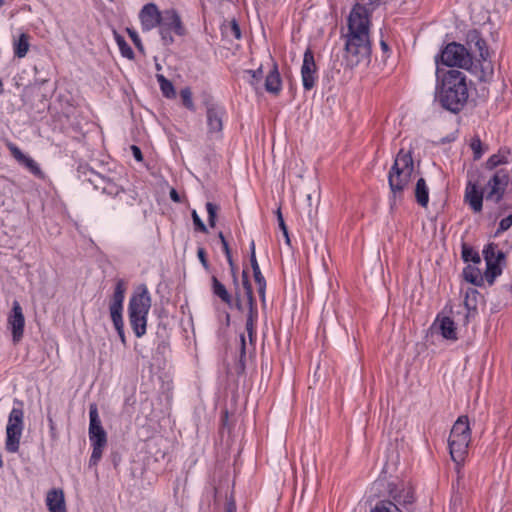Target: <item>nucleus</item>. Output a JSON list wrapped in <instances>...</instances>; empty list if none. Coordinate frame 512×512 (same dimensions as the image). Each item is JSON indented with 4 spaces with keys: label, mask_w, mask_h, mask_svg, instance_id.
<instances>
[{
    "label": "nucleus",
    "mask_w": 512,
    "mask_h": 512,
    "mask_svg": "<svg viewBox=\"0 0 512 512\" xmlns=\"http://www.w3.org/2000/svg\"><path fill=\"white\" fill-rule=\"evenodd\" d=\"M509 183V173L506 169L497 170L487 183L489 189L486 199L499 203L504 196Z\"/></svg>",
    "instance_id": "f8f14e48"
},
{
    "label": "nucleus",
    "mask_w": 512,
    "mask_h": 512,
    "mask_svg": "<svg viewBox=\"0 0 512 512\" xmlns=\"http://www.w3.org/2000/svg\"><path fill=\"white\" fill-rule=\"evenodd\" d=\"M49 422H50L51 429H53L54 428V422H53L52 418H49Z\"/></svg>",
    "instance_id": "774afa93"
},
{
    "label": "nucleus",
    "mask_w": 512,
    "mask_h": 512,
    "mask_svg": "<svg viewBox=\"0 0 512 512\" xmlns=\"http://www.w3.org/2000/svg\"><path fill=\"white\" fill-rule=\"evenodd\" d=\"M249 76H250V84L251 85H256L258 84L262 77H263V70H262V67H259L258 69L256 70H246L245 71Z\"/></svg>",
    "instance_id": "c03bdc74"
},
{
    "label": "nucleus",
    "mask_w": 512,
    "mask_h": 512,
    "mask_svg": "<svg viewBox=\"0 0 512 512\" xmlns=\"http://www.w3.org/2000/svg\"><path fill=\"white\" fill-rule=\"evenodd\" d=\"M8 326L12 332L13 341H20L24 333L25 317L20 303L16 300L13 302L12 310L8 316Z\"/></svg>",
    "instance_id": "dca6fc26"
},
{
    "label": "nucleus",
    "mask_w": 512,
    "mask_h": 512,
    "mask_svg": "<svg viewBox=\"0 0 512 512\" xmlns=\"http://www.w3.org/2000/svg\"><path fill=\"white\" fill-rule=\"evenodd\" d=\"M227 261H228V264L230 266L231 275H237V267L234 264V261H233L232 257L228 258Z\"/></svg>",
    "instance_id": "13d9d810"
},
{
    "label": "nucleus",
    "mask_w": 512,
    "mask_h": 512,
    "mask_svg": "<svg viewBox=\"0 0 512 512\" xmlns=\"http://www.w3.org/2000/svg\"><path fill=\"white\" fill-rule=\"evenodd\" d=\"M158 28L161 40L165 46H169L174 42L173 33L178 36L185 34L181 17L175 9H166L163 11Z\"/></svg>",
    "instance_id": "1a4fd4ad"
},
{
    "label": "nucleus",
    "mask_w": 512,
    "mask_h": 512,
    "mask_svg": "<svg viewBox=\"0 0 512 512\" xmlns=\"http://www.w3.org/2000/svg\"><path fill=\"white\" fill-rule=\"evenodd\" d=\"M468 51L472 57L478 55L481 60H486L489 56L485 40L477 30H472L467 34Z\"/></svg>",
    "instance_id": "a211bd4d"
},
{
    "label": "nucleus",
    "mask_w": 512,
    "mask_h": 512,
    "mask_svg": "<svg viewBox=\"0 0 512 512\" xmlns=\"http://www.w3.org/2000/svg\"><path fill=\"white\" fill-rule=\"evenodd\" d=\"M243 280H249L248 272L246 270H243V272H242V281Z\"/></svg>",
    "instance_id": "0e129e2a"
},
{
    "label": "nucleus",
    "mask_w": 512,
    "mask_h": 512,
    "mask_svg": "<svg viewBox=\"0 0 512 512\" xmlns=\"http://www.w3.org/2000/svg\"><path fill=\"white\" fill-rule=\"evenodd\" d=\"M250 263H251L253 273L260 271V267H259L258 261L256 259V253L250 254Z\"/></svg>",
    "instance_id": "864d4df0"
},
{
    "label": "nucleus",
    "mask_w": 512,
    "mask_h": 512,
    "mask_svg": "<svg viewBox=\"0 0 512 512\" xmlns=\"http://www.w3.org/2000/svg\"><path fill=\"white\" fill-rule=\"evenodd\" d=\"M380 45L384 52H387L389 50V46L384 40H381Z\"/></svg>",
    "instance_id": "e2e57ef3"
},
{
    "label": "nucleus",
    "mask_w": 512,
    "mask_h": 512,
    "mask_svg": "<svg viewBox=\"0 0 512 512\" xmlns=\"http://www.w3.org/2000/svg\"><path fill=\"white\" fill-rule=\"evenodd\" d=\"M276 215H277L278 225H279L280 229L283 232V236L285 237V241H286V243L288 245H290V238H289V234H288V229H287V226L285 224V221H284V218H283V215H282V212H281L280 208L277 209Z\"/></svg>",
    "instance_id": "37998d69"
},
{
    "label": "nucleus",
    "mask_w": 512,
    "mask_h": 512,
    "mask_svg": "<svg viewBox=\"0 0 512 512\" xmlns=\"http://www.w3.org/2000/svg\"><path fill=\"white\" fill-rule=\"evenodd\" d=\"M170 198L174 202H180V196H179V194L177 193V191L175 189H171V191H170Z\"/></svg>",
    "instance_id": "052dcab7"
},
{
    "label": "nucleus",
    "mask_w": 512,
    "mask_h": 512,
    "mask_svg": "<svg viewBox=\"0 0 512 512\" xmlns=\"http://www.w3.org/2000/svg\"><path fill=\"white\" fill-rule=\"evenodd\" d=\"M414 162L410 151L401 149L388 173V182L393 197L400 198L410 183Z\"/></svg>",
    "instance_id": "39448f33"
},
{
    "label": "nucleus",
    "mask_w": 512,
    "mask_h": 512,
    "mask_svg": "<svg viewBox=\"0 0 512 512\" xmlns=\"http://www.w3.org/2000/svg\"><path fill=\"white\" fill-rule=\"evenodd\" d=\"M115 40L121 52V55L127 59L132 60L134 58V52L132 48L125 41L124 37L115 32Z\"/></svg>",
    "instance_id": "c756f323"
},
{
    "label": "nucleus",
    "mask_w": 512,
    "mask_h": 512,
    "mask_svg": "<svg viewBox=\"0 0 512 512\" xmlns=\"http://www.w3.org/2000/svg\"><path fill=\"white\" fill-rule=\"evenodd\" d=\"M30 36L27 33H22L18 39L13 41L14 55L18 58H24L30 47Z\"/></svg>",
    "instance_id": "a878e982"
},
{
    "label": "nucleus",
    "mask_w": 512,
    "mask_h": 512,
    "mask_svg": "<svg viewBox=\"0 0 512 512\" xmlns=\"http://www.w3.org/2000/svg\"><path fill=\"white\" fill-rule=\"evenodd\" d=\"M483 257L486 262L484 277L492 285L497 276L502 273V265L505 262V253L497 250L495 243H489L483 249Z\"/></svg>",
    "instance_id": "9d476101"
},
{
    "label": "nucleus",
    "mask_w": 512,
    "mask_h": 512,
    "mask_svg": "<svg viewBox=\"0 0 512 512\" xmlns=\"http://www.w3.org/2000/svg\"><path fill=\"white\" fill-rule=\"evenodd\" d=\"M219 240H221V243L227 242L222 232H219Z\"/></svg>",
    "instance_id": "69168bd1"
},
{
    "label": "nucleus",
    "mask_w": 512,
    "mask_h": 512,
    "mask_svg": "<svg viewBox=\"0 0 512 512\" xmlns=\"http://www.w3.org/2000/svg\"><path fill=\"white\" fill-rule=\"evenodd\" d=\"M469 98V89L466 75L455 69L447 71L441 84L437 86L436 99L440 105L452 112L459 113Z\"/></svg>",
    "instance_id": "f03ea898"
},
{
    "label": "nucleus",
    "mask_w": 512,
    "mask_h": 512,
    "mask_svg": "<svg viewBox=\"0 0 512 512\" xmlns=\"http://www.w3.org/2000/svg\"><path fill=\"white\" fill-rule=\"evenodd\" d=\"M462 258L465 262H473L475 264H478L481 262V258L479 253L474 250L472 247L463 244L462 246Z\"/></svg>",
    "instance_id": "7c9ffc66"
},
{
    "label": "nucleus",
    "mask_w": 512,
    "mask_h": 512,
    "mask_svg": "<svg viewBox=\"0 0 512 512\" xmlns=\"http://www.w3.org/2000/svg\"><path fill=\"white\" fill-rule=\"evenodd\" d=\"M344 40L342 64L353 69L371 62L372 44L368 9L356 3L347 18V31L341 33Z\"/></svg>",
    "instance_id": "f257e3e1"
},
{
    "label": "nucleus",
    "mask_w": 512,
    "mask_h": 512,
    "mask_svg": "<svg viewBox=\"0 0 512 512\" xmlns=\"http://www.w3.org/2000/svg\"><path fill=\"white\" fill-rule=\"evenodd\" d=\"M470 147L473 151L474 160H479L483 155L482 142L479 137H474L471 140Z\"/></svg>",
    "instance_id": "79ce46f5"
},
{
    "label": "nucleus",
    "mask_w": 512,
    "mask_h": 512,
    "mask_svg": "<svg viewBox=\"0 0 512 512\" xmlns=\"http://www.w3.org/2000/svg\"><path fill=\"white\" fill-rule=\"evenodd\" d=\"M208 134L219 136L223 129L224 109L212 102H206Z\"/></svg>",
    "instance_id": "2eb2a0df"
},
{
    "label": "nucleus",
    "mask_w": 512,
    "mask_h": 512,
    "mask_svg": "<svg viewBox=\"0 0 512 512\" xmlns=\"http://www.w3.org/2000/svg\"><path fill=\"white\" fill-rule=\"evenodd\" d=\"M251 253H255V243H254V241H252L251 244H250V254Z\"/></svg>",
    "instance_id": "338daca9"
},
{
    "label": "nucleus",
    "mask_w": 512,
    "mask_h": 512,
    "mask_svg": "<svg viewBox=\"0 0 512 512\" xmlns=\"http://www.w3.org/2000/svg\"><path fill=\"white\" fill-rule=\"evenodd\" d=\"M476 295H478V291L476 289H469L466 292L465 306L468 310V313H470V311L476 312V303H475ZM468 315L469 314H467V316Z\"/></svg>",
    "instance_id": "4c0bfd02"
},
{
    "label": "nucleus",
    "mask_w": 512,
    "mask_h": 512,
    "mask_svg": "<svg viewBox=\"0 0 512 512\" xmlns=\"http://www.w3.org/2000/svg\"><path fill=\"white\" fill-rule=\"evenodd\" d=\"M157 82L160 86V90L164 97L168 99H173L176 97V91L174 85L171 81H169L164 75L157 74L156 75Z\"/></svg>",
    "instance_id": "c85d7f7f"
},
{
    "label": "nucleus",
    "mask_w": 512,
    "mask_h": 512,
    "mask_svg": "<svg viewBox=\"0 0 512 512\" xmlns=\"http://www.w3.org/2000/svg\"><path fill=\"white\" fill-rule=\"evenodd\" d=\"M282 81L277 68L273 65V69L268 73L265 79V89L269 93L278 94L281 91Z\"/></svg>",
    "instance_id": "4be33fe9"
},
{
    "label": "nucleus",
    "mask_w": 512,
    "mask_h": 512,
    "mask_svg": "<svg viewBox=\"0 0 512 512\" xmlns=\"http://www.w3.org/2000/svg\"><path fill=\"white\" fill-rule=\"evenodd\" d=\"M225 512H236V503L233 499H230L226 503Z\"/></svg>",
    "instance_id": "4d7b16f0"
},
{
    "label": "nucleus",
    "mask_w": 512,
    "mask_h": 512,
    "mask_svg": "<svg viewBox=\"0 0 512 512\" xmlns=\"http://www.w3.org/2000/svg\"><path fill=\"white\" fill-rule=\"evenodd\" d=\"M131 151H132V154H133L134 158L137 161L140 162V161L143 160V155H142L141 149L138 146L132 145L131 146Z\"/></svg>",
    "instance_id": "3c124183"
},
{
    "label": "nucleus",
    "mask_w": 512,
    "mask_h": 512,
    "mask_svg": "<svg viewBox=\"0 0 512 512\" xmlns=\"http://www.w3.org/2000/svg\"><path fill=\"white\" fill-rule=\"evenodd\" d=\"M117 333H118V336L122 342V344L124 346H126V337H125V332H124V326H120L119 328H115Z\"/></svg>",
    "instance_id": "6e6d98bb"
},
{
    "label": "nucleus",
    "mask_w": 512,
    "mask_h": 512,
    "mask_svg": "<svg viewBox=\"0 0 512 512\" xmlns=\"http://www.w3.org/2000/svg\"><path fill=\"white\" fill-rule=\"evenodd\" d=\"M192 219H193V223H194L196 230H199L203 233L208 232L206 225L201 220V218L199 217V215L197 214V212L195 210L192 211Z\"/></svg>",
    "instance_id": "49530a36"
},
{
    "label": "nucleus",
    "mask_w": 512,
    "mask_h": 512,
    "mask_svg": "<svg viewBox=\"0 0 512 512\" xmlns=\"http://www.w3.org/2000/svg\"><path fill=\"white\" fill-rule=\"evenodd\" d=\"M301 77L303 88L306 91L312 90L318 80L317 65L315 63L314 54L310 48H307L304 52Z\"/></svg>",
    "instance_id": "ddd939ff"
},
{
    "label": "nucleus",
    "mask_w": 512,
    "mask_h": 512,
    "mask_svg": "<svg viewBox=\"0 0 512 512\" xmlns=\"http://www.w3.org/2000/svg\"><path fill=\"white\" fill-rule=\"evenodd\" d=\"M387 499L379 500L370 512H411L415 502L412 487L403 482L387 483Z\"/></svg>",
    "instance_id": "7ed1b4c3"
},
{
    "label": "nucleus",
    "mask_w": 512,
    "mask_h": 512,
    "mask_svg": "<svg viewBox=\"0 0 512 512\" xmlns=\"http://www.w3.org/2000/svg\"><path fill=\"white\" fill-rule=\"evenodd\" d=\"M197 256L201 262V264L203 265L204 268L208 269L209 267V264H208V260H207V257H206V251L204 248L200 247L198 248L197 250Z\"/></svg>",
    "instance_id": "8fccbe9b"
},
{
    "label": "nucleus",
    "mask_w": 512,
    "mask_h": 512,
    "mask_svg": "<svg viewBox=\"0 0 512 512\" xmlns=\"http://www.w3.org/2000/svg\"><path fill=\"white\" fill-rule=\"evenodd\" d=\"M151 308V296L145 284L139 285L133 292L129 304L128 314L148 316Z\"/></svg>",
    "instance_id": "9b49d317"
},
{
    "label": "nucleus",
    "mask_w": 512,
    "mask_h": 512,
    "mask_svg": "<svg viewBox=\"0 0 512 512\" xmlns=\"http://www.w3.org/2000/svg\"><path fill=\"white\" fill-rule=\"evenodd\" d=\"M110 312H122L123 303L111 302L109 307Z\"/></svg>",
    "instance_id": "5fc2aeb1"
},
{
    "label": "nucleus",
    "mask_w": 512,
    "mask_h": 512,
    "mask_svg": "<svg viewBox=\"0 0 512 512\" xmlns=\"http://www.w3.org/2000/svg\"><path fill=\"white\" fill-rule=\"evenodd\" d=\"M507 162V156H505L504 154H493L487 159L486 168L492 170L501 164H506Z\"/></svg>",
    "instance_id": "f704fd0d"
},
{
    "label": "nucleus",
    "mask_w": 512,
    "mask_h": 512,
    "mask_svg": "<svg viewBox=\"0 0 512 512\" xmlns=\"http://www.w3.org/2000/svg\"><path fill=\"white\" fill-rule=\"evenodd\" d=\"M435 63L436 66L442 64L468 70L473 64V57L464 45L451 42L442 49L441 53L435 56ZM436 76L439 78V67L436 68Z\"/></svg>",
    "instance_id": "0eeeda50"
},
{
    "label": "nucleus",
    "mask_w": 512,
    "mask_h": 512,
    "mask_svg": "<svg viewBox=\"0 0 512 512\" xmlns=\"http://www.w3.org/2000/svg\"><path fill=\"white\" fill-rule=\"evenodd\" d=\"M470 441L471 430L468 417L460 416L454 423L448 438L450 455L457 466L464 462Z\"/></svg>",
    "instance_id": "423d86ee"
},
{
    "label": "nucleus",
    "mask_w": 512,
    "mask_h": 512,
    "mask_svg": "<svg viewBox=\"0 0 512 512\" xmlns=\"http://www.w3.org/2000/svg\"><path fill=\"white\" fill-rule=\"evenodd\" d=\"M233 284L235 286V306L239 311H244L245 309V303L244 299L241 298L240 290H239V282H238V276L232 275Z\"/></svg>",
    "instance_id": "ea45409f"
},
{
    "label": "nucleus",
    "mask_w": 512,
    "mask_h": 512,
    "mask_svg": "<svg viewBox=\"0 0 512 512\" xmlns=\"http://www.w3.org/2000/svg\"><path fill=\"white\" fill-rule=\"evenodd\" d=\"M439 330L445 339L452 341L457 340L456 326L450 317H443L439 320Z\"/></svg>",
    "instance_id": "393cba45"
},
{
    "label": "nucleus",
    "mask_w": 512,
    "mask_h": 512,
    "mask_svg": "<svg viewBox=\"0 0 512 512\" xmlns=\"http://www.w3.org/2000/svg\"><path fill=\"white\" fill-rule=\"evenodd\" d=\"M77 172L79 178L91 183L96 190H101L103 194L119 198V200L126 205L134 204L136 200V193L132 190L126 191L115 180L97 173L87 165H79Z\"/></svg>",
    "instance_id": "20e7f679"
},
{
    "label": "nucleus",
    "mask_w": 512,
    "mask_h": 512,
    "mask_svg": "<svg viewBox=\"0 0 512 512\" xmlns=\"http://www.w3.org/2000/svg\"><path fill=\"white\" fill-rule=\"evenodd\" d=\"M163 11H160L156 4H145L139 12V19L143 31H150L156 27L161 20Z\"/></svg>",
    "instance_id": "f3484780"
},
{
    "label": "nucleus",
    "mask_w": 512,
    "mask_h": 512,
    "mask_svg": "<svg viewBox=\"0 0 512 512\" xmlns=\"http://www.w3.org/2000/svg\"><path fill=\"white\" fill-rule=\"evenodd\" d=\"M512 226V214L508 215L507 217L503 218L500 223L499 227L496 231V235L508 230Z\"/></svg>",
    "instance_id": "de8ad7c7"
},
{
    "label": "nucleus",
    "mask_w": 512,
    "mask_h": 512,
    "mask_svg": "<svg viewBox=\"0 0 512 512\" xmlns=\"http://www.w3.org/2000/svg\"><path fill=\"white\" fill-rule=\"evenodd\" d=\"M91 445H92V454L89 459L90 467L96 466L99 463V461L102 458L103 450L106 447V446H97L96 444H91Z\"/></svg>",
    "instance_id": "58836bf2"
},
{
    "label": "nucleus",
    "mask_w": 512,
    "mask_h": 512,
    "mask_svg": "<svg viewBox=\"0 0 512 512\" xmlns=\"http://www.w3.org/2000/svg\"><path fill=\"white\" fill-rule=\"evenodd\" d=\"M463 275L465 280L475 285H479L480 282L482 281L480 271L478 269H474L471 266H467L466 268H464Z\"/></svg>",
    "instance_id": "473e14b6"
},
{
    "label": "nucleus",
    "mask_w": 512,
    "mask_h": 512,
    "mask_svg": "<svg viewBox=\"0 0 512 512\" xmlns=\"http://www.w3.org/2000/svg\"><path fill=\"white\" fill-rule=\"evenodd\" d=\"M243 289H244V297L246 299L247 308H257L256 300L253 296L252 286L249 280L242 281Z\"/></svg>",
    "instance_id": "2f4dec72"
},
{
    "label": "nucleus",
    "mask_w": 512,
    "mask_h": 512,
    "mask_svg": "<svg viewBox=\"0 0 512 512\" xmlns=\"http://www.w3.org/2000/svg\"><path fill=\"white\" fill-rule=\"evenodd\" d=\"M254 281L257 285V290L262 301H265V289H266V280L261 273V270L253 273Z\"/></svg>",
    "instance_id": "e433bc0d"
},
{
    "label": "nucleus",
    "mask_w": 512,
    "mask_h": 512,
    "mask_svg": "<svg viewBox=\"0 0 512 512\" xmlns=\"http://www.w3.org/2000/svg\"><path fill=\"white\" fill-rule=\"evenodd\" d=\"M17 407H13L8 416V423L6 426V441L5 449L10 453H15L19 450L20 439L24 429V410L23 403L15 400Z\"/></svg>",
    "instance_id": "6e6552de"
},
{
    "label": "nucleus",
    "mask_w": 512,
    "mask_h": 512,
    "mask_svg": "<svg viewBox=\"0 0 512 512\" xmlns=\"http://www.w3.org/2000/svg\"><path fill=\"white\" fill-rule=\"evenodd\" d=\"M240 340H241V353L245 354L246 341H245V336L243 334L240 336Z\"/></svg>",
    "instance_id": "680f3d73"
},
{
    "label": "nucleus",
    "mask_w": 512,
    "mask_h": 512,
    "mask_svg": "<svg viewBox=\"0 0 512 512\" xmlns=\"http://www.w3.org/2000/svg\"><path fill=\"white\" fill-rule=\"evenodd\" d=\"M212 293L221 299L223 303L232 307L233 299L231 294L227 291L226 287L218 280L216 276H212Z\"/></svg>",
    "instance_id": "b1692460"
},
{
    "label": "nucleus",
    "mask_w": 512,
    "mask_h": 512,
    "mask_svg": "<svg viewBox=\"0 0 512 512\" xmlns=\"http://www.w3.org/2000/svg\"><path fill=\"white\" fill-rule=\"evenodd\" d=\"M110 316L115 328H119L120 326H124L122 312H110Z\"/></svg>",
    "instance_id": "09e8293b"
},
{
    "label": "nucleus",
    "mask_w": 512,
    "mask_h": 512,
    "mask_svg": "<svg viewBox=\"0 0 512 512\" xmlns=\"http://www.w3.org/2000/svg\"><path fill=\"white\" fill-rule=\"evenodd\" d=\"M46 505L50 512H66L64 493L61 489H52L47 493Z\"/></svg>",
    "instance_id": "412c9836"
},
{
    "label": "nucleus",
    "mask_w": 512,
    "mask_h": 512,
    "mask_svg": "<svg viewBox=\"0 0 512 512\" xmlns=\"http://www.w3.org/2000/svg\"><path fill=\"white\" fill-rule=\"evenodd\" d=\"M125 291V282L122 279L118 280L115 285L111 302L123 303L125 298Z\"/></svg>",
    "instance_id": "c9c22d12"
},
{
    "label": "nucleus",
    "mask_w": 512,
    "mask_h": 512,
    "mask_svg": "<svg viewBox=\"0 0 512 512\" xmlns=\"http://www.w3.org/2000/svg\"><path fill=\"white\" fill-rule=\"evenodd\" d=\"M258 311L257 308H248V314L246 319V331L250 340V343L252 344L256 339V330H255V323L257 320Z\"/></svg>",
    "instance_id": "cd10ccee"
},
{
    "label": "nucleus",
    "mask_w": 512,
    "mask_h": 512,
    "mask_svg": "<svg viewBox=\"0 0 512 512\" xmlns=\"http://www.w3.org/2000/svg\"><path fill=\"white\" fill-rule=\"evenodd\" d=\"M415 197L417 203L422 206L426 207L429 202V190L426 184V181L424 178L418 179L415 187Z\"/></svg>",
    "instance_id": "bb28decb"
},
{
    "label": "nucleus",
    "mask_w": 512,
    "mask_h": 512,
    "mask_svg": "<svg viewBox=\"0 0 512 512\" xmlns=\"http://www.w3.org/2000/svg\"><path fill=\"white\" fill-rule=\"evenodd\" d=\"M222 247H223V251H224V253H225V255H226V258H227V259H228V258H231V257H232V255H231V250H230V248H229V244H228V242H224V243H222Z\"/></svg>",
    "instance_id": "bf43d9fd"
},
{
    "label": "nucleus",
    "mask_w": 512,
    "mask_h": 512,
    "mask_svg": "<svg viewBox=\"0 0 512 512\" xmlns=\"http://www.w3.org/2000/svg\"><path fill=\"white\" fill-rule=\"evenodd\" d=\"M465 201L474 212H480L483 204V193L477 188V185L469 182L465 191Z\"/></svg>",
    "instance_id": "aec40b11"
},
{
    "label": "nucleus",
    "mask_w": 512,
    "mask_h": 512,
    "mask_svg": "<svg viewBox=\"0 0 512 512\" xmlns=\"http://www.w3.org/2000/svg\"><path fill=\"white\" fill-rule=\"evenodd\" d=\"M206 210L208 213V223L211 227H214L216 225V218L219 207L212 202H207Z\"/></svg>",
    "instance_id": "a19ab883"
},
{
    "label": "nucleus",
    "mask_w": 512,
    "mask_h": 512,
    "mask_svg": "<svg viewBox=\"0 0 512 512\" xmlns=\"http://www.w3.org/2000/svg\"><path fill=\"white\" fill-rule=\"evenodd\" d=\"M126 31H127L128 35H129V37L131 38L132 42L136 46V48L139 51L143 52L144 51V47H143V44L141 42V39H140L138 33L134 29H132V28H127Z\"/></svg>",
    "instance_id": "a18cd8bd"
},
{
    "label": "nucleus",
    "mask_w": 512,
    "mask_h": 512,
    "mask_svg": "<svg viewBox=\"0 0 512 512\" xmlns=\"http://www.w3.org/2000/svg\"><path fill=\"white\" fill-rule=\"evenodd\" d=\"M89 440L91 444H96L97 446H106L107 445V434L104 428L102 427L101 420L98 413V408L96 404H91L89 407Z\"/></svg>",
    "instance_id": "4468645a"
},
{
    "label": "nucleus",
    "mask_w": 512,
    "mask_h": 512,
    "mask_svg": "<svg viewBox=\"0 0 512 512\" xmlns=\"http://www.w3.org/2000/svg\"><path fill=\"white\" fill-rule=\"evenodd\" d=\"M231 30H232V33L234 35V37L236 39H240L241 38V30H240V27L239 25L237 24V22L235 20L232 21L231 23Z\"/></svg>",
    "instance_id": "603ef678"
},
{
    "label": "nucleus",
    "mask_w": 512,
    "mask_h": 512,
    "mask_svg": "<svg viewBox=\"0 0 512 512\" xmlns=\"http://www.w3.org/2000/svg\"><path fill=\"white\" fill-rule=\"evenodd\" d=\"M180 97L182 100V104L188 110L194 112L196 110L193 99H192V91L189 87H185L180 91Z\"/></svg>",
    "instance_id": "72a5a7b5"
},
{
    "label": "nucleus",
    "mask_w": 512,
    "mask_h": 512,
    "mask_svg": "<svg viewBox=\"0 0 512 512\" xmlns=\"http://www.w3.org/2000/svg\"><path fill=\"white\" fill-rule=\"evenodd\" d=\"M11 155L14 157V159L22 166H24L30 173H32L34 176L40 177L42 176V171L37 164V162L29 157L28 155L24 154L19 147H17L13 143H9L7 145Z\"/></svg>",
    "instance_id": "6ab92c4d"
},
{
    "label": "nucleus",
    "mask_w": 512,
    "mask_h": 512,
    "mask_svg": "<svg viewBox=\"0 0 512 512\" xmlns=\"http://www.w3.org/2000/svg\"><path fill=\"white\" fill-rule=\"evenodd\" d=\"M130 326L137 338H141L146 333L147 317L146 315L128 314Z\"/></svg>",
    "instance_id": "5701e85b"
}]
</instances>
